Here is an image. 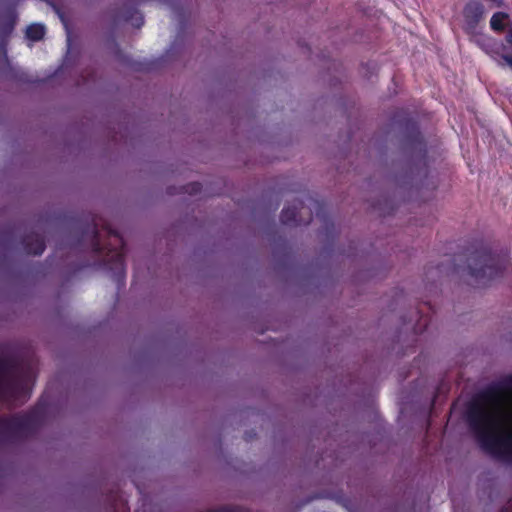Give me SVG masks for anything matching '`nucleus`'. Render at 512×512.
Segmentation results:
<instances>
[{"label": "nucleus", "instance_id": "f257e3e1", "mask_svg": "<svg viewBox=\"0 0 512 512\" xmlns=\"http://www.w3.org/2000/svg\"><path fill=\"white\" fill-rule=\"evenodd\" d=\"M468 251V274L478 286H487L493 280L500 278L510 264L507 252L494 251L483 241L476 242Z\"/></svg>", "mask_w": 512, "mask_h": 512}, {"label": "nucleus", "instance_id": "f03ea898", "mask_svg": "<svg viewBox=\"0 0 512 512\" xmlns=\"http://www.w3.org/2000/svg\"><path fill=\"white\" fill-rule=\"evenodd\" d=\"M464 31L469 35L477 33V28L485 15V7L480 0H470L463 8Z\"/></svg>", "mask_w": 512, "mask_h": 512}, {"label": "nucleus", "instance_id": "7ed1b4c3", "mask_svg": "<svg viewBox=\"0 0 512 512\" xmlns=\"http://www.w3.org/2000/svg\"><path fill=\"white\" fill-rule=\"evenodd\" d=\"M13 375L10 364L0 357V393L4 392Z\"/></svg>", "mask_w": 512, "mask_h": 512}, {"label": "nucleus", "instance_id": "20e7f679", "mask_svg": "<svg viewBox=\"0 0 512 512\" xmlns=\"http://www.w3.org/2000/svg\"><path fill=\"white\" fill-rule=\"evenodd\" d=\"M414 314H415V316L418 317V319H417V323L412 325V329L415 334H422L423 332H425L427 330L428 325L431 322V319L427 315L426 316L421 315L420 310H416L414 312Z\"/></svg>", "mask_w": 512, "mask_h": 512}, {"label": "nucleus", "instance_id": "39448f33", "mask_svg": "<svg viewBox=\"0 0 512 512\" xmlns=\"http://www.w3.org/2000/svg\"><path fill=\"white\" fill-rule=\"evenodd\" d=\"M508 18V14L505 12H496L490 19L491 29L496 32H502L505 28L504 21Z\"/></svg>", "mask_w": 512, "mask_h": 512}, {"label": "nucleus", "instance_id": "423d86ee", "mask_svg": "<svg viewBox=\"0 0 512 512\" xmlns=\"http://www.w3.org/2000/svg\"><path fill=\"white\" fill-rule=\"evenodd\" d=\"M45 34V27L42 24H32L26 29V36L32 41H39Z\"/></svg>", "mask_w": 512, "mask_h": 512}, {"label": "nucleus", "instance_id": "0eeeda50", "mask_svg": "<svg viewBox=\"0 0 512 512\" xmlns=\"http://www.w3.org/2000/svg\"><path fill=\"white\" fill-rule=\"evenodd\" d=\"M358 265H359L358 254L356 252V245L354 244V276H353L354 289L356 288L357 282L361 279V274L357 269Z\"/></svg>", "mask_w": 512, "mask_h": 512}, {"label": "nucleus", "instance_id": "6e6552de", "mask_svg": "<svg viewBox=\"0 0 512 512\" xmlns=\"http://www.w3.org/2000/svg\"><path fill=\"white\" fill-rule=\"evenodd\" d=\"M296 219V211L295 209L287 208L282 212V221L284 223H290Z\"/></svg>", "mask_w": 512, "mask_h": 512}, {"label": "nucleus", "instance_id": "1a4fd4ad", "mask_svg": "<svg viewBox=\"0 0 512 512\" xmlns=\"http://www.w3.org/2000/svg\"><path fill=\"white\" fill-rule=\"evenodd\" d=\"M12 431V422L9 419H0V435L8 434Z\"/></svg>", "mask_w": 512, "mask_h": 512}, {"label": "nucleus", "instance_id": "9d476101", "mask_svg": "<svg viewBox=\"0 0 512 512\" xmlns=\"http://www.w3.org/2000/svg\"><path fill=\"white\" fill-rule=\"evenodd\" d=\"M506 41L510 46H512V22L508 26Z\"/></svg>", "mask_w": 512, "mask_h": 512}, {"label": "nucleus", "instance_id": "9b49d317", "mask_svg": "<svg viewBox=\"0 0 512 512\" xmlns=\"http://www.w3.org/2000/svg\"><path fill=\"white\" fill-rule=\"evenodd\" d=\"M502 60L506 65L512 67V55H502Z\"/></svg>", "mask_w": 512, "mask_h": 512}, {"label": "nucleus", "instance_id": "f8f14e48", "mask_svg": "<svg viewBox=\"0 0 512 512\" xmlns=\"http://www.w3.org/2000/svg\"><path fill=\"white\" fill-rule=\"evenodd\" d=\"M485 41H486L485 45L487 47H491L492 48V47L497 45L496 41L494 39H492V38H487V39H485Z\"/></svg>", "mask_w": 512, "mask_h": 512}, {"label": "nucleus", "instance_id": "ddd939ff", "mask_svg": "<svg viewBox=\"0 0 512 512\" xmlns=\"http://www.w3.org/2000/svg\"><path fill=\"white\" fill-rule=\"evenodd\" d=\"M43 251H44V245L42 242H39L37 250L34 251V254H41Z\"/></svg>", "mask_w": 512, "mask_h": 512}, {"label": "nucleus", "instance_id": "4468645a", "mask_svg": "<svg viewBox=\"0 0 512 512\" xmlns=\"http://www.w3.org/2000/svg\"><path fill=\"white\" fill-rule=\"evenodd\" d=\"M414 140L419 142V143H422V136H421V133L419 131H417L414 135Z\"/></svg>", "mask_w": 512, "mask_h": 512}, {"label": "nucleus", "instance_id": "2eb2a0df", "mask_svg": "<svg viewBox=\"0 0 512 512\" xmlns=\"http://www.w3.org/2000/svg\"><path fill=\"white\" fill-rule=\"evenodd\" d=\"M117 260L121 263L122 261V256L120 254H117Z\"/></svg>", "mask_w": 512, "mask_h": 512}, {"label": "nucleus", "instance_id": "dca6fc26", "mask_svg": "<svg viewBox=\"0 0 512 512\" xmlns=\"http://www.w3.org/2000/svg\"><path fill=\"white\" fill-rule=\"evenodd\" d=\"M458 269L459 267L456 264H454L453 271H458Z\"/></svg>", "mask_w": 512, "mask_h": 512}, {"label": "nucleus", "instance_id": "f3484780", "mask_svg": "<svg viewBox=\"0 0 512 512\" xmlns=\"http://www.w3.org/2000/svg\"><path fill=\"white\" fill-rule=\"evenodd\" d=\"M500 512H508V510L506 508H503L500 510Z\"/></svg>", "mask_w": 512, "mask_h": 512}, {"label": "nucleus", "instance_id": "a211bd4d", "mask_svg": "<svg viewBox=\"0 0 512 512\" xmlns=\"http://www.w3.org/2000/svg\"><path fill=\"white\" fill-rule=\"evenodd\" d=\"M393 211V208L391 207L390 210L387 212L388 214H391Z\"/></svg>", "mask_w": 512, "mask_h": 512}, {"label": "nucleus", "instance_id": "6ab92c4d", "mask_svg": "<svg viewBox=\"0 0 512 512\" xmlns=\"http://www.w3.org/2000/svg\"><path fill=\"white\" fill-rule=\"evenodd\" d=\"M353 383H354V385L356 384V379H355V378H354V380H353Z\"/></svg>", "mask_w": 512, "mask_h": 512}]
</instances>
